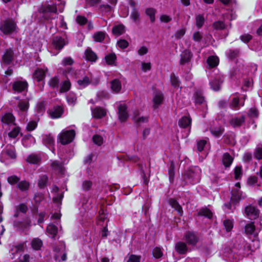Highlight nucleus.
Returning <instances> with one entry per match:
<instances>
[{"mask_svg":"<svg viewBox=\"0 0 262 262\" xmlns=\"http://www.w3.org/2000/svg\"><path fill=\"white\" fill-rule=\"evenodd\" d=\"M127 106L125 104H120L118 106V115L120 121L125 122L128 118V115L126 111Z\"/></svg>","mask_w":262,"mask_h":262,"instance_id":"obj_7","label":"nucleus"},{"mask_svg":"<svg viewBox=\"0 0 262 262\" xmlns=\"http://www.w3.org/2000/svg\"><path fill=\"white\" fill-rule=\"evenodd\" d=\"M168 174L169 180L171 182H172L174 176V165L172 161L170 163V165L168 170Z\"/></svg>","mask_w":262,"mask_h":262,"instance_id":"obj_43","label":"nucleus"},{"mask_svg":"<svg viewBox=\"0 0 262 262\" xmlns=\"http://www.w3.org/2000/svg\"><path fill=\"white\" fill-rule=\"evenodd\" d=\"M198 216H204L209 219L212 217V213L211 210L207 208H201L198 213Z\"/></svg>","mask_w":262,"mask_h":262,"instance_id":"obj_24","label":"nucleus"},{"mask_svg":"<svg viewBox=\"0 0 262 262\" xmlns=\"http://www.w3.org/2000/svg\"><path fill=\"white\" fill-rule=\"evenodd\" d=\"M105 58L106 62L108 64H113L115 62V61L116 59V56L115 54L112 53V54H110L106 56Z\"/></svg>","mask_w":262,"mask_h":262,"instance_id":"obj_45","label":"nucleus"},{"mask_svg":"<svg viewBox=\"0 0 262 262\" xmlns=\"http://www.w3.org/2000/svg\"><path fill=\"white\" fill-rule=\"evenodd\" d=\"M32 77L37 81H41L43 80L45 77V72L41 69H37L34 72Z\"/></svg>","mask_w":262,"mask_h":262,"instance_id":"obj_16","label":"nucleus"},{"mask_svg":"<svg viewBox=\"0 0 262 262\" xmlns=\"http://www.w3.org/2000/svg\"><path fill=\"white\" fill-rule=\"evenodd\" d=\"M224 225L227 231H230L233 228V223L230 220H225L224 221Z\"/></svg>","mask_w":262,"mask_h":262,"instance_id":"obj_54","label":"nucleus"},{"mask_svg":"<svg viewBox=\"0 0 262 262\" xmlns=\"http://www.w3.org/2000/svg\"><path fill=\"white\" fill-rule=\"evenodd\" d=\"M245 121V117L242 116L238 118H233L231 119L229 123L233 127H237L241 126Z\"/></svg>","mask_w":262,"mask_h":262,"instance_id":"obj_14","label":"nucleus"},{"mask_svg":"<svg viewBox=\"0 0 262 262\" xmlns=\"http://www.w3.org/2000/svg\"><path fill=\"white\" fill-rule=\"evenodd\" d=\"M52 44L56 49L61 50L67 44V42L61 37L56 36L53 38Z\"/></svg>","mask_w":262,"mask_h":262,"instance_id":"obj_8","label":"nucleus"},{"mask_svg":"<svg viewBox=\"0 0 262 262\" xmlns=\"http://www.w3.org/2000/svg\"><path fill=\"white\" fill-rule=\"evenodd\" d=\"M28 87V83L25 81H17L13 83V90L18 93L25 91Z\"/></svg>","mask_w":262,"mask_h":262,"instance_id":"obj_9","label":"nucleus"},{"mask_svg":"<svg viewBox=\"0 0 262 262\" xmlns=\"http://www.w3.org/2000/svg\"><path fill=\"white\" fill-rule=\"evenodd\" d=\"M85 56L86 60L91 61H95L97 59L96 54L90 48H88L86 50Z\"/></svg>","mask_w":262,"mask_h":262,"instance_id":"obj_22","label":"nucleus"},{"mask_svg":"<svg viewBox=\"0 0 262 262\" xmlns=\"http://www.w3.org/2000/svg\"><path fill=\"white\" fill-rule=\"evenodd\" d=\"M48 180V178L46 175H42L40 177L39 179L38 182V185L40 188H44L47 184V183Z\"/></svg>","mask_w":262,"mask_h":262,"instance_id":"obj_37","label":"nucleus"},{"mask_svg":"<svg viewBox=\"0 0 262 262\" xmlns=\"http://www.w3.org/2000/svg\"><path fill=\"white\" fill-rule=\"evenodd\" d=\"M192 57V53L189 50H185L181 54L180 64L181 65H184L185 64L189 63Z\"/></svg>","mask_w":262,"mask_h":262,"instance_id":"obj_6","label":"nucleus"},{"mask_svg":"<svg viewBox=\"0 0 262 262\" xmlns=\"http://www.w3.org/2000/svg\"><path fill=\"white\" fill-rule=\"evenodd\" d=\"M31 221L29 219L26 220L24 222L14 221L13 226L17 230H25L30 226Z\"/></svg>","mask_w":262,"mask_h":262,"instance_id":"obj_11","label":"nucleus"},{"mask_svg":"<svg viewBox=\"0 0 262 262\" xmlns=\"http://www.w3.org/2000/svg\"><path fill=\"white\" fill-rule=\"evenodd\" d=\"M201 172L198 167L190 168L185 173V179H187L190 183H197L200 180Z\"/></svg>","mask_w":262,"mask_h":262,"instance_id":"obj_2","label":"nucleus"},{"mask_svg":"<svg viewBox=\"0 0 262 262\" xmlns=\"http://www.w3.org/2000/svg\"><path fill=\"white\" fill-rule=\"evenodd\" d=\"M5 152L7 155L12 159H15L16 157L15 148L11 145H8L6 146Z\"/></svg>","mask_w":262,"mask_h":262,"instance_id":"obj_25","label":"nucleus"},{"mask_svg":"<svg viewBox=\"0 0 262 262\" xmlns=\"http://www.w3.org/2000/svg\"><path fill=\"white\" fill-rule=\"evenodd\" d=\"M255 226L253 222L247 224L245 227V232L247 235L254 234Z\"/></svg>","mask_w":262,"mask_h":262,"instance_id":"obj_32","label":"nucleus"},{"mask_svg":"<svg viewBox=\"0 0 262 262\" xmlns=\"http://www.w3.org/2000/svg\"><path fill=\"white\" fill-rule=\"evenodd\" d=\"M23 249V246L21 245L12 246L10 250V253L13 255L12 258H14V254L19 252H21Z\"/></svg>","mask_w":262,"mask_h":262,"instance_id":"obj_38","label":"nucleus"},{"mask_svg":"<svg viewBox=\"0 0 262 262\" xmlns=\"http://www.w3.org/2000/svg\"><path fill=\"white\" fill-rule=\"evenodd\" d=\"M233 160V157H232L229 153L226 152L224 154L222 158V162L225 167H229L232 164Z\"/></svg>","mask_w":262,"mask_h":262,"instance_id":"obj_20","label":"nucleus"},{"mask_svg":"<svg viewBox=\"0 0 262 262\" xmlns=\"http://www.w3.org/2000/svg\"><path fill=\"white\" fill-rule=\"evenodd\" d=\"M75 136L74 130L63 131L59 136L60 142L62 144L65 145L71 143Z\"/></svg>","mask_w":262,"mask_h":262,"instance_id":"obj_3","label":"nucleus"},{"mask_svg":"<svg viewBox=\"0 0 262 262\" xmlns=\"http://www.w3.org/2000/svg\"><path fill=\"white\" fill-rule=\"evenodd\" d=\"M17 187L21 190L25 191L28 189L29 187V184L26 181H21L18 184Z\"/></svg>","mask_w":262,"mask_h":262,"instance_id":"obj_53","label":"nucleus"},{"mask_svg":"<svg viewBox=\"0 0 262 262\" xmlns=\"http://www.w3.org/2000/svg\"><path fill=\"white\" fill-rule=\"evenodd\" d=\"M254 157L258 160L262 159V147H257L254 152Z\"/></svg>","mask_w":262,"mask_h":262,"instance_id":"obj_63","label":"nucleus"},{"mask_svg":"<svg viewBox=\"0 0 262 262\" xmlns=\"http://www.w3.org/2000/svg\"><path fill=\"white\" fill-rule=\"evenodd\" d=\"M124 32V27L122 25L115 26L112 29L113 34L117 36H119L122 34Z\"/></svg>","mask_w":262,"mask_h":262,"instance_id":"obj_27","label":"nucleus"},{"mask_svg":"<svg viewBox=\"0 0 262 262\" xmlns=\"http://www.w3.org/2000/svg\"><path fill=\"white\" fill-rule=\"evenodd\" d=\"M2 121L5 123H11L14 121V117L10 113L6 114L2 118Z\"/></svg>","mask_w":262,"mask_h":262,"instance_id":"obj_33","label":"nucleus"},{"mask_svg":"<svg viewBox=\"0 0 262 262\" xmlns=\"http://www.w3.org/2000/svg\"><path fill=\"white\" fill-rule=\"evenodd\" d=\"M45 111V105L43 102H39L37 105V112L39 114H42Z\"/></svg>","mask_w":262,"mask_h":262,"instance_id":"obj_61","label":"nucleus"},{"mask_svg":"<svg viewBox=\"0 0 262 262\" xmlns=\"http://www.w3.org/2000/svg\"><path fill=\"white\" fill-rule=\"evenodd\" d=\"M130 18L136 23L139 21L140 20V14L136 9H133L130 14Z\"/></svg>","mask_w":262,"mask_h":262,"instance_id":"obj_40","label":"nucleus"},{"mask_svg":"<svg viewBox=\"0 0 262 262\" xmlns=\"http://www.w3.org/2000/svg\"><path fill=\"white\" fill-rule=\"evenodd\" d=\"M154 256L157 258H160L162 256L163 253L159 248H156L152 251Z\"/></svg>","mask_w":262,"mask_h":262,"instance_id":"obj_60","label":"nucleus"},{"mask_svg":"<svg viewBox=\"0 0 262 262\" xmlns=\"http://www.w3.org/2000/svg\"><path fill=\"white\" fill-rule=\"evenodd\" d=\"M42 244V241L38 238H34L31 242L32 248L35 250L39 249Z\"/></svg>","mask_w":262,"mask_h":262,"instance_id":"obj_42","label":"nucleus"},{"mask_svg":"<svg viewBox=\"0 0 262 262\" xmlns=\"http://www.w3.org/2000/svg\"><path fill=\"white\" fill-rule=\"evenodd\" d=\"M163 97L161 93L157 94L154 98V107L156 108L162 103Z\"/></svg>","mask_w":262,"mask_h":262,"instance_id":"obj_28","label":"nucleus"},{"mask_svg":"<svg viewBox=\"0 0 262 262\" xmlns=\"http://www.w3.org/2000/svg\"><path fill=\"white\" fill-rule=\"evenodd\" d=\"M223 80L221 77L215 78L210 82L211 88L215 91H218L220 90V85Z\"/></svg>","mask_w":262,"mask_h":262,"instance_id":"obj_15","label":"nucleus"},{"mask_svg":"<svg viewBox=\"0 0 262 262\" xmlns=\"http://www.w3.org/2000/svg\"><path fill=\"white\" fill-rule=\"evenodd\" d=\"M245 212L246 216L250 220H255L257 219L259 215V210L252 205H249L246 207Z\"/></svg>","mask_w":262,"mask_h":262,"instance_id":"obj_5","label":"nucleus"},{"mask_svg":"<svg viewBox=\"0 0 262 262\" xmlns=\"http://www.w3.org/2000/svg\"><path fill=\"white\" fill-rule=\"evenodd\" d=\"M67 99L69 104L74 105L76 101L77 97L74 93H70L67 97Z\"/></svg>","mask_w":262,"mask_h":262,"instance_id":"obj_44","label":"nucleus"},{"mask_svg":"<svg viewBox=\"0 0 262 262\" xmlns=\"http://www.w3.org/2000/svg\"><path fill=\"white\" fill-rule=\"evenodd\" d=\"M77 83L81 88H83L91 83V80L88 76H84L82 79L78 80Z\"/></svg>","mask_w":262,"mask_h":262,"instance_id":"obj_35","label":"nucleus"},{"mask_svg":"<svg viewBox=\"0 0 262 262\" xmlns=\"http://www.w3.org/2000/svg\"><path fill=\"white\" fill-rule=\"evenodd\" d=\"M170 81L172 86L175 88L179 86V81L177 77L174 73H172L170 75Z\"/></svg>","mask_w":262,"mask_h":262,"instance_id":"obj_50","label":"nucleus"},{"mask_svg":"<svg viewBox=\"0 0 262 262\" xmlns=\"http://www.w3.org/2000/svg\"><path fill=\"white\" fill-rule=\"evenodd\" d=\"M45 12H54L57 13V8L54 5H47L44 9Z\"/></svg>","mask_w":262,"mask_h":262,"instance_id":"obj_59","label":"nucleus"},{"mask_svg":"<svg viewBox=\"0 0 262 262\" xmlns=\"http://www.w3.org/2000/svg\"><path fill=\"white\" fill-rule=\"evenodd\" d=\"M223 132L224 129L221 127L213 128L211 130V133L215 137H219L221 136L223 134Z\"/></svg>","mask_w":262,"mask_h":262,"instance_id":"obj_47","label":"nucleus"},{"mask_svg":"<svg viewBox=\"0 0 262 262\" xmlns=\"http://www.w3.org/2000/svg\"><path fill=\"white\" fill-rule=\"evenodd\" d=\"M133 119L137 125H139L141 123L147 122L148 120V118L147 117H141L137 118V116H135L134 117Z\"/></svg>","mask_w":262,"mask_h":262,"instance_id":"obj_51","label":"nucleus"},{"mask_svg":"<svg viewBox=\"0 0 262 262\" xmlns=\"http://www.w3.org/2000/svg\"><path fill=\"white\" fill-rule=\"evenodd\" d=\"M40 161V158L36 155H31L27 158V161L32 164H38Z\"/></svg>","mask_w":262,"mask_h":262,"instance_id":"obj_41","label":"nucleus"},{"mask_svg":"<svg viewBox=\"0 0 262 262\" xmlns=\"http://www.w3.org/2000/svg\"><path fill=\"white\" fill-rule=\"evenodd\" d=\"M156 11L153 8H148L146 10V14L150 17V21L154 23L155 20V15Z\"/></svg>","mask_w":262,"mask_h":262,"instance_id":"obj_46","label":"nucleus"},{"mask_svg":"<svg viewBox=\"0 0 262 262\" xmlns=\"http://www.w3.org/2000/svg\"><path fill=\"white\" fill-rule=\"evenodd\" d=\"M20 179L16 176H12L9 177L7 179L8 183L11 185L15 184L18 183Z\"/></svg>","mask_w":262,"mask_h":262,"instance_id":"obj_58","label":"nucleus"},{"mask_svg":"<svg viewBox=\"0 0 262 262\" xmlns=\"http://www.w3.org/2000/svg\"><path fill=\"white\" fill-rule=\"evenodd\" d=\"M63 113L62 108L60 106H57L50 112V116L52 118H59Z\"/></svg>","mask_w":262,"mask_h":262,"instance_id":"obj_23","label":"nucleus"},{"mask_svg":"<svg viewBox=\"0 0 262 262\" xmlns=\"http://www.w3.org/2000/svg\"><path fill=\"white\" fill-rule=\"evenodd\" d=\"M191 121L189 117L184 116L179 121V125L182 127L186 128L190 125Z\"/></svg>","mask_w":262,"mask_h":262,"instance_id":"obj_26","label":"nucleus"},{"mask_svg":"<svg viewBox=\"0 0 262 262\" xmlns=\"http://www.w3.org/2000/svg\"><path fill=\"white\" fill-rule=\"evenodd\" d=\"M44 144L48 146H51L54 145V141L52 137L49 135H45L43 138Z\"/></svg>","mask_w":262,"mask_h":262,"instance_id":"obj_36","label":"nucleus"},{"mask_svg":"<svg viewBox=\"0 0 262 262\" xmlns=\"http://www.w3.org/2000/svg\"><path fill=\"white\" fill-rule=\"evenodd\" d=\"M57 228L53 224H50L47 227V231L52 236L53 238H54L57 233Z\"/></svg>","mask_w":262,"mask_h":262,"instance_id":"obj_31","label":"nucleus"},{"mask_svg":"<svg viewBox=\"0 0 262 262\" xmlns=\"http://www.w3.org/2000/svg\"><path fill=\"white\" fill-rule=\"evenodd\" d=\"M121 88V83L118 79H115L111 82V89L114 92L118 93L120 91Z\"/></svg>","mask_w":262,"mask_h":262,"instance_id":"obj_29","label":"nucleus"},{"mask_svg":"<svg viewBox=\"0 0 262 262\" xmlns=\"http://www.w3.org/2000/svg\"><path fill=\"white\" fill-rule=\"evenodd\" d=\"M207 63L211 68H214L218 64L219 59L215 56H210L207 59Z\"/></svg>","mask_w":262,"mask_h":262,"instance_id":"obj_34","label":"nucleus"},{"mask_svg":"<svg viewBox=\"0 0 262 262\" xmlns=\"http://www.w3.org/2000/svg\"><path fill=\"white\" fill-rule=\"evenodd\" d=\"M230 106L234 109H237L239 108V99L237 98H234L230 104Z\"/></svg>","mask_w":262,"mask_h":262,"instance_id":"obj_64","label":"nucleus"},{"mask_svg":"<svg viewBox=\"0 0 262 262\" xmlns=\"http://www.w3.org/2000/svg\"><path fill=\"white\" fill-rule=\"evenodd\" d=\"M213 27L216 30H222L225 28V25L222 21H217L214 22L213 25Z\"/></svg>","mask_w":262,"mask_h":262,"instance_id":"obj_52","label":"nucleus"},{"mask_svg":"<svg viewBox=\"0 0 262 262\" xmlns=\"http://www.w3.org/2000/svg\"><path fill=\"white\" fill-rule=\"evenodd\" d=\"M16 28V24L12 19H7L0 23V30L5 35H10L13 33Z\"/></svg>","mask_w":262,"mask_h":262,"instance_id":"obj_1","label":"nucleus"},{"mask_svg":"<svg viewBox=\"0 0 262 262\" xmlns=\"http://www.w3.org/2000/svg\"><path fill=\"white\" fill-rule=\"evenodd\" d=\"M196 25L199 28H201L204 23V18L203 15H198L196 16Z\"/></svg>","mask_w":262,"mask_h":262,"instance_id":"obj_49","label":"nucleus"},{"mask_svg":"<svg viewBox=\"0 0 262 262\" xmlns=\"http://www.w3.org/2000/svg\"><path fill=\"white\" fill-rule=\"evenodd\" d=\"M92 114L96 118H101L106 115L105 111L101 107H97L92 110Z\"/></svg>","mask_w":262,"mask_h":262,"instance_id":"obj_17","label":"nucleus"},{"mask_svg":"<svg viewBox=\"0 0 262 262\" xmlns=\"http://www.w3.org/2000/svg\"><path fill=\"white\" fill-rule=\"evenodd\" d=\"M59 82V80L58 78L57 77H54L52 78V79H51L49 83V85L51 87L55 88L58 87Z\"/></svg>","mask_w":262,"mask_h":262,"instance_id":"obj_56","label":"nucleus"},{"mask_svg":"<svg viewBox=\"0 0 262 262\" xmlns=\"http://www.w3.org/2000/svg\"><path fill=\"white\" fill-rule=\"evenodd\" d=\"M73 62V59L70 57H66L62 61V64L64 66L72 65Z\"/></svg>","mask_w":262,"mask_h":262,"instance_id":"obj_62","label":"nucleus"},{"mask_svg":"<svg viewBox=\"0 0 262 262\" xmlns=\"http://www.w3.org/2000/svg\"><path fill=\"white\" fill-rule=\"evenodd\" d=\"M14 51L12 48L6 49L2 58V64H10L14 60Z\"/></svg>","mask_w":262,"mask_h":262,"instance_id":"obj_4","label":"nucleus"},{"mask_svg":"<svg viewBox=\"0 0 262 262\" xmlns=\"http://www.w3.org/2000/svg\"><path fill=\"white\" fill-rule=\"evenodd\" d=\"M105 36V32L99 31L94 34L93 38L95 41L102 42L104 39Z\"/></svg>","mask_w":262,"mask_h":262,"instance_id":"obj_30","label":"nucleus"},{"mask_svg":"<svg viewBox=\"0 0 262 262\" xmlns=\"http://www.w3.org/2000/svg\"><path fill=\"white\" fill-rule=\"evenodd\" d=\"M186 242L192 246H194L198 242V238L194 232H187L185 234Z\"/></svg>","mask_w":262,"mask_h":262,"instance_id":"obj_10","label":"nucleus"},{"mask_svg":"<svg viewBox=\"0 0 262 262\" xmlns=\"http://www.w3.org/2000/svg\"><path fill=\"white\" fill-rule=\"evenodd\" d=\"M175 250L179 254H185L188 251V247L186 243L179 242L176 244Z\"/></svg>","mask_w":262,"mask_h":262,"instance_id":"obj_12","label":"nucleus"},{"mask_svg":"<svg viewBox=\"0 0 262 262\" xmlns=\"http://www.w3.org/2000/svg\"><path fill=\"white\" fill-rule=\"evenodd\" d=\"M169 204L178 211L180 215L183 214V210L178 202L173 199H170L168 201Z\"/></svg>","mask_w":262,"mask_h":262,"instance_id":"obj_19","label":"nucleus"},{"mask_svg":"<svg viewBox=\"0 0 262 262\" xmlns=\"http://www.w3.org/2000/svg\"><path fill=\"white\" fill-rule=\"evenodd\" d=\"M92 186V182L90 180H85L82 182V188L84 191L90 190Z\"/></svg>","mask_w":262,"mask_h":262,"instance_id":"obj_48","label":"nucleus"},{"mask_svg":"<svg viewBox=\"0 0 262 262\" xmlns=\"http://www.w3.org/2000/svg\"><path fill=\"white\" fill-rule=\"evenodd\" d=\"M71 83L69 80H65L60 89V93H64L68 91L71 88Z\"/></svg>","mask_w":262,"mask_h":262,"instance_id":"obj_39","label":"nucleus"},{"mask_svg":"<svg viewBox=\"0 0 262 262\" xmlns=\"http://www.w3.org/2000/svg\"><path fill=\"white\" fill-rule=\"evenodd\" d=\"M52 168L58 172L59 173L63 174L64 171V168L62 164L57 161H54L51 164Z\"/></svg>","mask_w":262,"mask_h":262,"instance_id":"obj_21","label":"nucleus"},{"mask_svg":"<svg viewBox=\"0 0 262 262\" xmlns=\"http://www.w3.org/2000/svg\"><path fill=\"white\" fill-rule=\"evenodd\" d=\"M193 98L196 104H201L205 101L202 92L200 90H196L195 91L193 95Z\"/></svg>","mask_w":262,"mask_h":262,"instance_id":"obj_18","label":"nucleus"},{"mask_svg":"<svg viewBox=\"0 0 262 262\" xmlns=\"http://www.w3.org/2000/svg\"><path fill=\"white\" fill-rule=\"evenodd\" d=\"M231 193V201L234 205H236L242 199V192L235 189L232 191Z\"/></svg>","mask_w":262,"mask_h":262,"instance_id":"obj_13","label":"nucleus"},{"mask_svg":"<svg viewBox=\"0 0 262 262\" xmlns=\"http://www.w3.org/2000/svg\"><path fill=\"white\" fill-rule=\"evenodd\" d=\"M141 259L140 256L131 254L129 256L127 262H140Z\"/></svg>","mask_w":262,"mask_h":262,"instance_id":"obj_57","label":"nucleus"},{"mask_svg":"<svg viewBox=\"0 0 262 262\" xmlns=\"http://www.w3.org/2000/svg\"><path fill=\"white\" fill-rule=\"evenodd\" d=\"M93 141L96 144L100 146L103 143V138L101 136L96 135L93 137Z\"/></svg>","mask_w":262,"mask_h":262,"instance_id":"obj_55","label":"nucleus"}]
</instances>
